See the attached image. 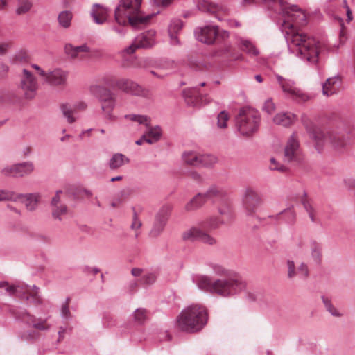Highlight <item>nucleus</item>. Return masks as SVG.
<instances>
[{
	"label": "nucleus",
	"mask_w": 355,
	"mask_h": 355,
	"mask_svg": "<svg viewBox=\"0 0 355 355\" xmlns=\"http://www.w3.org/2000/svg\"><path fill=\"white\" fill-rule=\"evenodd\" d=\"M129 163V159L121 153L114 154L109 161V167L112 170L118 169Z\"/></svg>",
	"instance_id": "31"
},
{
	"label": "nucleus",
	"mask_w": 355,
	"mask_h": 355,
	"mask_svg": "<svg viewBox=\"0 0 355 355\" xmlns=\"http://www.w3.org/2000/svg\"><path fill=\"white\" fill-rule=\"evenodd\" d=\"M18 318L24 322L31 325L34 329L39 331H47L51 328V324L48 323L46 318H36L34 315L26 312L21 313Z\"/></svg>",
	"instance_id": "21"
},
{
	"label": "nucleus",
	"mask_w": 355,
	"mask_h": 355,
	"mask_svg": "<svg viewBox=\"0 0 355 355\" xmlns=\"http://www.w3.org/2000/svg\"><path fill=\"white\" fill-rule=\"evenodd\" d=\"M40 76L51 85L62 86L66 83L67 73L60 69H55L49 72L41 71Z\"/></svg>",
	"instance_id": "20"
},
{
	"label": "nucleus",
	"mask_w": 355,
	"mask_h": 355,
	"mask_svg": "<svg viewBox=\"0 0 355 355\" xmlns=\"http://www.w3.org/2000/svg\"><path fill=\"white\" fill-rule=\"evenodd\" d=\"M0 290L5 291L9 295H14L17 293L19 297L34 305H38L42 303V299L38 295V289L35 286L28 285H19L14 286L10 285L7 282H0Z\"/></svg>",
	"instance_id": "7"
},
{
	"label": "nucleus",
	"mask_w": 355,
	"mask_h": 355,
	"mask_svg": "<svg viewBox=\"0 0 355 355\" xmlns=\"http://www.w3.org/2000/svg\"><path fill=\"white\" fill-rule=\"evenodd\" d=\"M184 96L188 104L194 105L198 100L202 101V96L196 88L184 89Z\"/></svg>",
	"instance_id": "32"
},
{
	"label": "nucleus",
	"mask_w": 355,
	"mask_h": 355,
	"mask_svg": "<svg viewBox=\"0 0 355 355\" xmlns=\"http://www.w3.org/2000/svg\"><path fill=\"white\" fill-rule=\"evenodd\" d=\"M89 49L86 44L73 46L71 43H67L64 46V53L68 58L73 60H83L87 58Z\"/></svg>",
	"instance_id": "19"
},
{
	"label": "nucleus",
	"mask_w": 355,
	"mask_h": 355,
	"mask_svg": "<svg viewBox=\"0 0 355 355\" xmlns=\"http://www.w3.org/2000/svg\"><path fill=\"white\" fill-rule=\"evenodd\" d=\"M92 15L96 23L102 24L106 21L108 16V11L107 8L100 6L94 5L92 8Z\"/></svg>",
	"instance_id": "28"
},
{
	"label": "nucleus",
	"mask_w": 355,
	"mask_h": 355,
	"mask_svg": "<svg viewBox=\"0 0 355 355\" xmlns=\"http://www.w3.org/2000/svg\"><path fill=\"white\" fill-rule=\"evenodd\" d=\"M87 105L84 102H78L74 105L65 104L62 105V111L64 116L67 118L69 123H71L76 121L73 116L78 112L85 110Z\"/></svg>",
	"instance_id": "23"
},
{
	"label": "nucleus",
	"mask_w": 355,
	"mask_h": 355,
	"mask_svg": "<svg viewBox=\"0 0 355 355\" xmlns=\"http://www.w3.org/2000/svg\"><path fill=\"white\" fill-rule=\"evenodd\" d=\"M32 7V3L28 0H21L19 1L17 13L23 15L28 12Z\"/></svg>",
	"instance_id": "45"
},
{
	"label": "nucleus",
	"mask_w": 355,
	"mask_h": 355,
	"mask_svg": "<svg viewBox=\"0 0 355 355\" xmlns=\"http://www.w3.org/2000/svg\"><path fill=\"white\" fill-rule=\"evenodd\" d=\"M199 10L203 12L214 13L217 11L218 8L209 0H199L198 3Z\"/></svg>",
	"instance_id": "36"
},
{
	"label": "nucleus",
	"mask_w": 355,
	"mask_h": 355,
	"mask_svg": "<svg viewBox=\"0 0 355 355\" xmlns=\"http://www.w3.org/2000/svg\"><path fill=\"white\" fill-rule=\"evenodd\" d=\"M218 162V158L213 155H203L200 156V166L211 167Z\"/></svg>",
	"instance_id": "38"
},
{
	"label": "nucleus",
	"mask_w": 355,
	"mask_h": 355,
	"mask_svg": "<svg viewBox=\"0 0 355 355\" xmlns=\"http://www.w3.org/2000/svg\"><path fill=\"white\" fill-rule=\"evenodd\" d=\"M71 19L72 14L69 11H62L58 17L59 24L64 28H67L71 26Z\"/></svg>",
	"instance_id": "35"
},
{
	"label": "nucleus",
	"mask_w": 355,
	"mask_h": 355,
	"mask_svg": "<svg viewBox=\"0 0 355 355\" xmlns=\"http://www.w3.org/2000/svg\"><path fill=\"white\" fill-rule=\"evenodd\" d=\"M276 79L282 92L289 98L300 102L308 100V96L296 86L293 80L280 75H276Z\"/></svg>",
	"instance_id": "11"
},
{
	"label": "nucleus",
	"mask_w": 355,
	"mask_h": 355,
	"mask_svg": "<svg viewBox=\"0 0 355 355\" xmlns=\"http://www.w3.org/2000/svg\"><path fill=\"white\" fill-rule=\"evenodd\" d=\"M62 194V191L61 190H58L56 191L55 196L53 197L51 200L52 207L56 206L58 205H62L61 202V196Z\"/></svg>",
	"instance_id": "53"
},
{
	"label": "nucleus",
	"mask_w": 355,
	"mask_h": 355,
	"mask_svg": "<svg viewBox=\"0 0 355 355\" xmlns=\"http://www.w3.org/2000/svg\"><path fill=\"white\" fill-rule=\"evenodd\" d=\"M172 1L173 0H154L155 3L157 6L164 7L168 6Z\"/></svg>",
	"instance_id": "60"
},
{
	"label": "nucleus",
	"mask_w": 355,
	"mask_h": 355,
	"mask_svg": "<svg viewBox=\"0 0 355 355\" xmlns=\"http://www.w3.org/2000/svg\"><path fill=\"white\" fill-rule=\"evenodd\" d=\"M287 266H288V276L290 278H293V277L295 276V274H296L295 270V267L294 262L292 261H288Z\"/></svg>",
	"instance_id": "55"
},
{
	"label": "nucleus",
	"mask_w": 355,
	"mask_h": 355,
	"mask_svg": "<svg viewBox=\"0 0 355 355\" xmlns=\"http://www.w3.org/2000/svg\"><path fill=\"white\" fill-rule=\"evenodd\" d=\"M220 216H211L202 220L198 225L191 227L182 234V239L184 241H199L205 245H215L217 240L209 232L216 230L222 225L230 224L233 217L230 213L229 207L219 208Z\"/></svg>",
	"instance_id": "1"
},
{
	"label": "nucleus",
	"mask_w": 355,
	"mask_h": 355,
	"mask_svg": "<svg viewBox=\"0 0 355 355\" xmlns=\"http://www.w3.org/2000/svg\"><path fill=\"white\" fill-rule=\"evenodd\" d=\"M275 109V103L272 102V99H268L264 103L263 110L266 111L268 114H271Z\"/></svg>",
	"instance_id": "50"
},
{
	"label": "nucleus",
	"mask_w": 355,
	"mask_h": 355,
	"mask_svg": "<svg viewBox=\"0 0 355 355\" xmlns=\"http://www.w3.org/2000/svg\"><path fill=\"white\" fill-rule=\"evenodd\" d=\"M195 282L200 290L213 293L214 281H212L210 277L205 275L198 276L195 279Z\"/></svg>",
	"instance_id": "29"
},
{
	"label": "nucleus",
	"mask_w": 355,
	"mask_h": 355,
	"mask_svg": "<svg viewBox=\"0 0 355 355\" xmlns=\"http://www.w3.org/2000/svg\"><path fill=\"white\" fill-rule=\"evenodd\" d=\"M343 4H344V7L346 9V13H347V21H351L353 19V17H352V10L351 9L349 8V7L348 6L347 3V1L345 0H344L343 1Z\"/></svg>",
	"instance_id": "59"
},
{
	"label": "nucleus",
	"mask_w": 355,
	"mask_h": 355,
	"mask_svg": "<svg viewBox=\"0 0 355 355\" xmlns=\"http://www.w3.org/2000/svg\"><path fill=\"white\" fill-rule=\"evenodd\" d=\"M213 270L216 275L225 277L228 278L230 276L233 275L234 273L231 272L229 270L224 266L219 264H214L212 266Z\"/></svg>",
	"instance_id": "44"
},
{
	"label": "nucleus",
	"mask_w": 355,
	"mask_h": 355,
	"mask_svg": "<svg viewBox=\"0 0 355 355\" xmlns=\"http://www.w3.org/2000/svg\"><path fill=\"white\" fill-rule=\"evenodd\" d=\"M340 87V79L338 77L328 78L322 86V94L326 96L337 93Z\"/></svg>",
	"instance_id": "24"
},
{
	"label": "nucleus",
	"mask_w": 355,
	"mask_h": 355,
	"mask_svg": "<svg viewBox=\"0 0 355 355\" xmlns=\"http://www.w3.org/2000/svg\"><path fill=\"white\" fill-rule=\"evenodd\" d=\"M125 117L146 128V130L144 134V138L145 139V141L148 144H152L160 139L162 135L161 128L159 126L151 127L150 119L147 116L130 114L125 116Z\"/></svg>",
	"instance_id": "9"
},
{
	"label": "nucleus",
	"mask_w": 355,
	"mask_h": 355,
	"mask_svg": "<svg viewBox=\"0 0 355 355\" xmlns=\"http://www.w3.org/2000/svg\"><path fill=\"white\" fill-rule=\"evenodd\" d=\"M66 332V329L64 327H60L58 331V342L62 341L64 338V334Z\"/></svg>",
	"instance_id": "63"
},
{
	"label": "nucleus",
	"mask_w": 355,
	"mask_h": 355,
	"mask_svg": "<svg viewBox=\"0 0 355 355\" xmlns=\"http://www.w3.org/2000/svg\"><path fill=\"white\" fill-rule=\"evenodd\" d=\"M189 175H190L191 178L193 179V180H196L198 182H200L202 180L201 175L196 171L191 172Z\"/></svg>",
	"instance_id": "62"
},
{
	"label": "nucleus",
	"mask_w": 355,
	"mask_h": 355,
	"mask_svg": "<svg viewBox=\"0 0 355 355\" xmlns=\"http://www.w3.org/2000/svg\"><path fill=\"white\" fill-rule=\"evenodd\" d=\"M20 87L23 90L26 98L31 99L36 94L38 88L37 83L33 75L26 69L23 71Z\"/></svg>",
	"instance_id": "16"
},
{
	"label": "nucleus",
	"mask_w": 355,
	"mask_h": 355,
	"mask_svg": "<svg viewBox=\"0 0 355 355\" xmlns=\"http://www.w3.org/2000/svg\"><path fill=\"white\" fill-rule=\"evenodd\" d=\"M92 92L98 98L101 109L105 116L110 120H114L115 116L112 112L116 101L114 94L109 89L100 86L93 87Z\"/></svg>",
	"instance_id": "8"
},
{
	"label": "nucleus",
	"mask_w": 355,
	"mask_h": 355,
	"mask_svg": "<svg viewBox=\"0 0 355 355\" xmlns=\"http://www.w3.org/2000/svg\"><path fill=\"white\" fill-rule=\"evenodd\" d=\"M182 27V24L180 21H175L171 24L169 27V35L172 44L175 45L178 44L176 34L180 30H181Z\"/></svg>",
	"instance_id": "34"
},
{
	"label": "nucleus",
	"mask_w": 355,
	"mask_h": 355,
	"mask_svg": "<svg viewBox=\"0 0 355 355\" xmlns=\"http://www.w3.org/2000/svg\"><path fill=\"white\" fill-rule=\"evenodd\" d=\"M322 300L325 306L327 311H329L333 316L340 317L343 315V314L340 313L339 311L332 304L331 300L328 297L323 296L322 297Z\"/></svg>",
	"instance_id": "42"
},
{
	"label": "nucleus",
	"mask_w": 355,
	"mask_h": 355,
	"mask_svg": "<svg viewBox=\"0 0 355 355\" xmlns=\"http://www.w3.org/2000/svg\"><path fill=\"white\" fill-rule=\"evenodd\" d=\"M205 196H206V200L209 199H216L221 201L220 205L218 206V209L219 210L220 207L225 208L227 205L229 207L231 214H232L230 205L227 201V191L222 187L218 185H211L208 188L207 191L204 193ZM233 216V215H232Z\"/></svg>",
	"instance_id": "17"
},
{
	"label": "nucleus",
	"mask_w": 355,
	"mask_h": 355,
	"mask_svg": "<svg viewBox=\"0 0 355 355\" xmlns=\"http://www.w3.org/2000/svg\"><path fill=\"white\" fill-rule=\"evenodd\" d=\"M35 170L34 164L31 162H25L5 167L2 173L6 176L24 177L31 174Z\"/></svg>",
	"instance_id": "15"
},
{
	"label": "nucleus",
	"mask_w": 355,
	"mask_h": 355,
	"mask_svg": "<svg viewBox=\"0 0 355 355\" xmlns=\"http://www.w3.org/2000/svg\"><path fill=\"white\" fill-rule=\"evenodd\" d=\"M156 279L155 274L148 273L143 277V282L146 284H152L155 282Z\"/></svg>",
	"instance_id": "54"
},
{
	"label": "nucleus",
	"mask_w": 355,
	"mask_h": 355,
	"mask_svg": "<svg viewBox=\"0 0 355 355\" xmlns=\"http://www.w3.org/2000/svg\"><path fill=\"white\" fill-rule=\"evenodd\" d=\"M206 202V196L204 193H198L185 204L184 209L188 212L197 210L202 207Z\"/></svg>",
	"instance_id": "25"
},
{
	"label": "nucleus",
	"mask_w": 355,
	"mask_h": 355,
	"mask_svg": "<svg viewBox=\"0 0 355 355\" xmlns=\"http://www.w3.org/2000/svg\"><path fill=\"white\" fill-rule=\"evenodd\" d=\"M171 209V205H165L158 211L155 216L153 227L149 233L151 237L156 238L163 232L170 217Z\"/></svg>",
	"instance_id": "12"
},
{
	"label": "nucleus",
	"mask_w": 355,
	"mask_h": 355,
	"mask_svg": "<svg viewBox=\"0 0 355 355\" xmlns=\"http://www.w3.org/2000/svg\"><path fill=\"white\" fill-rule=\"evenodd\" d=\"M200 153L196 151L189 150L183 153L182 157L185 164L194 167H199L200 166Z\"/></svg>",
	"instance_id": "27"
},
{
	"label": "nucleus",
	"mask_w": 355,
	"mask_h": 355,
	"mask_svg": "<svg viewBox=\"0 0 355 355\" xmlns=\"http://www.w3.org/2000/svg\"><path fill=\"white\" fill-rule=\"evenodd\" d=\"M270 168L271 170H276L281 172H284L286 170V167L279 163L274 157H272L270 160Z\"/></svg>",
	"instance_id": "49"
},
{
	"label": "nucleus",
	"mask_w": 355,
	"mask_h": 355,
	"mask_svg": "<svg viewBox=\"0 0 355 355\" xmlns=\"http://www.w3.org/2000/svg\"><path fill=\"white\" fill-rule=\"evenodd\" d=\"M260 116L259 112L251 107L241 109L236 116V125L239 132L243 136L249 137L259 128Z\"/></svg>",
	"instance_id": "5"
},
{
	"label": "nucleus",
	"mask_w": 355,
	"mask_h": 355,
	"mask_svg": "<svg viewBox=\"0 0 355 355\" xmlns=\"http://www.w3.org/2000/svg\"><path fill=\"white\" fill-rule=\"evenodd\" d=\"M230 119L229 114L225 111H222L219 113L217 118V126L219 128H227V123Z\"/></svg>",
	"instance_id": "47"
},
{
	"label": "nucleus",
	"mask_w": 355,
	"mask_h": 355,
	"mask_svg": "<svg viewBox=\"0 0 355 355\" xmlns=\"http://www.w3.org/2000/svg\"><path fill=\"white\" fill-rule=\"evenodd\" d=\"M298 272L304 277H307L309 276V268L304 263H301V265L298 267Z\"/></svg>",
	"instance_id": "56"
},
{
	"label": "nucleus",
	"mask_w": 355,
	"mask_h": 355,
	"mask_svg": "<svg viewBox=\"0 0 355 355\" xmlns=\"http://www.w3.org/2000/svg\"><path fill=\"white\" fill-rule=\"evenodd\" d=\"M278 216H283L285 221L288 224H294L296 220V213L293 207L285 209Z\"/></svg>",
	"instance_id": "37"
},
{
	"label": "nucleus",
	"mask_w": 355,
	"mask_h": 355,
	"mask_svg": "<svg viewBox=\"0 0 355 355\" xmlns=\"http://www.w3.org/2000/svg\"><path fill=\"white\" fill-rule=\"evenodd\" d=\"M316 148L320 150L325 144H329L336 150H340L346 145L345 140L342 135L336 131L322 130L314 127L311 132Z\"/></svg>",
	"instance_id": "6"
},
{
	"label": "nucleus",
	"mask_w": 355,
	"mask_h": 355,
	"mask_svg": "<svg viewBox=\"0 0 355 355\" xmlns=\"http://www.w3.org/2000/svg\"><path fill=\"white\" fill-rule=\"evenodd\" d=\"M153 62V60L149 58H142L138 60L137 66L139 67L146 68L151 66Z\"/></svg>",
	"instance_id": "51"
},
{
	"label": "nucleus",
	"mask_w": 355,
	"mask_h": 355,
	"mask_svg": "<svg viewBox=\"0 0 355 355\" xmlns=\"http://www.w3.org/2000/svg\"><path fill=\"white\" fill-rule=\"evenodd\" d=\"M133 318L136 322L143 324L148 319V311L144 308H138L134 312Z\"/></svg>",
	"instance_id": "41"
},
{
	"label": "nucleus",
	"mask_w": 355,
	"mask_h": 355,
	"mask_svg": "<svg viewBox=\"0 0 355 355\" xmlns=\"http://www.w3.org/2000/svg\"><path fill=\"white\" fill-rule=\"evenodd\" d=\"M347 39V37L346 29H345V28L343 26H342L341 29H340V34H339L340 43V44H344L346 42Z\"/></svg>",
	"instance_id": "58"
},
{
	"label": "nucleus",
	"mask_w": 355,
	"mask_h": 355,
	"mask_svg": "<svg viewBox=\"0 0 355 355\" xmlns=\"http://www.w3.org/2000/svg\"><path fill=\"white\" fill-rule=\"evenodd\" d=\"M8 71V67L3 63H0V78L3 77Z\"/></svg>",
	"instance_id": "61"
},
{
	"label": "nucleus",
	"mask_w": 355,
	"mask_h": 355,
	"mask_svg": "<svg viewBox=\"0 0 355 355\" xmlns=\"http://www.w3.org/2000/svg\"><path fill=\"white\" fill-rule=\"evenodd\" d=\"M208 313L206 308L199 304L184 308L177 317L176 327L187 333H196L207 324Z\"/></svg>",
	"instance_id": "2"
},
{
	"label": "nucleus",
	"mask_w": 355,
	"mask_h": 355,
	"mask_svg": "<svg viewBox=\"0 0 355 355\" xmlns=\"http://www.w3.org/2000/svg\"><path fill=\"white\" fill-rule=\"evenodd\" d=\"M262 203V197L256 189L248 187L243 190L242 205L248 215L254 214Z\"/></svg>",
	"instance_id": "10"
},
{
	"label": "nucleus",
	"mask_w": 355,
	"mask_h": 355,
	"mask_svg": "<svg viewBox=\"0 0 355 355\" xmlns=\"http://www.w3.org/2000/svg\"><path fill=\"white\" fill-rule=\"evenodd\" d=\"M156 33L153 30L147 31L138 35L133 43L125 51L128 54H132L139 48H150L155 44Z\"/></svg>",
	"instance_id": "14"
},
{
	"label": "nucleus",
	"mask_w": 355,
	"mask_h": 355,
	"mask_svg": "<svg viewBox=\"0 0 355 355\" xmlns=\"http://www.w3.org/2000/svg\"><path fill=\"white\" fill-rule=\"evenodd\" d=\"M116 86L122 91L133 95L148 97L150 94L149 90L143 88L141 86L130 80H120L117 82Z\"/></svg>",
	"instance_id": "18"
},
{
	"label": "nucleus",
	"mask_w": 355,
	"mask_h": 355,
	"mask_svg": "<svg viewBox=\"0 0 355 355\" xmlns=\"http://www.w3.org/2000/svg\"><path fill=\"white\" fill-rule=\"evenodd\" d=\"M19 195L21 197L18 200V201L24 203L26 209L29 211L35 210L41 199V196L39 193Z\"/></svg>",
	"instance_id": "26"
},
{
	"label": "nucleus",
	"mask_w": 355,
	"mask_h": 355,
	"mask_svg": "<svg viewBox=\"0 0 355 355\" xmlns=\"http://www.w3.org/2000/svg\"><path fill=\"white\" fill-rule=\"evenodd\" d=\"M11 42L0 43V55H4L8 50L11 47Z\"/></svg>",
	"instance_id": "57"
},
{
	"label": "nucleus",
	"mask_w": 355,
	"mask_h": 355,
	"mask_svg": "<svg viewBox=\"0 0 355 355\" xmlns=\"http://www.w3.org/2000/svg\"><path fill=\"white\" fill-rule=\"evenodd\" d=\"M21 196L11 191L0 190V201L12 200L18 201Z\"/></svg>",
	"instance_id": "40"
},
{
	"label": "nucleus",
	"mask_w": 355,
	"mask_h": 355,
	"mask_svg": "<svg viewBox=\"0 0 355 355\" xmlns=\"http://www.w3.org/2000/svg\"><path fill=\"white\" fill-rule=\"evenodd\" d=\"M69 302L70 298H67L66 300L65 303L62 306L61 312L62 315L64 318H69L71 315V313L69 311Z\"/></svg>",
	"instance_id": "52"
},
{
	"label": "nucleus",
	"mask_w": 355,
	"mask_h": 355,
	"mask_svg": "<svg viewBox=\"0 0 355 355\" xmlns=\"http://www.w3.org/2000/svg\"><path fill=\"white\" fill-rule=\"evenodd\" d=\"M142 272H143V270L138 268H132V271H131L132 275L135 277H139V276L141 275Z\"/></svg>",
	"instance_id": "64"
},
{
	"label": "nucleus",
	"mask_w": 355,
	"mask_h": 355,
	"mask_svg": "<svg viewBox=\"0 0 355 355\" xmlns=\"http://www.w3.org/2000/svg\"><path fill=\"white\" fill-rule=\"evenodd\" d=\"M310 249L313 259L315 261L319 262L322 257L321 245L315 241H312L310 243Z\"/></svg>",
	"instance_id": "39"
},
{
	"label": "nucleus",
	"mask_w": 355,
	"mask_h": 355,
	"mask_svg": "<svg viewBox=\"0 0 355 355\" xmlns=\"http://www.w3.org/2000/svg\"><path fill=\"white\" fill-rule=\"evenodd\" d=\"M302 204L311 222L318 223L319 218L315 207L307 200H303Z\"/></svg>",
	"instance_id": "33"
},
{
	"label": "nucleus",
	"mask_w": 355,
	"mask_h": 355,
	"mask_svg": "<svg viewBox=\"0 0 355 355\" xmlns=\"http://www.w3.org/2000/svg\"><path fill=\"white\" fill-rule=\"evenodd\" d=\"M246 288V282L239 274H234L225 279L214 281L213 294L227 297L238 294Z\"/></svg>",
	"instance_id": "4"
},
{
	"label": "nucleus",
	"mask_w": 355,
	"mask_h": 355,
	"mask_svg": "<svg viewBox=\"0 0 355 355\" xmlns=\"http://www.w3.org/2000/svg\"><path fill=\"white\" fill-rule=\"evenodd\" d=\"M67 213V207L64 205H58L52 207V215L55 219L61 220V217Z\"/></svg>",
	"instance_id": "43"
},
{
	"label": "nucleus",
	"mask_w": 355,
	"mask_h": 355,
	"mask_svg": "<svg viewBox=\"0 0 355 355\" xmlns=\"http://www.w3.org/2000/svg\"><path fill=\"white\" fill-rule=\"evenodd\" d=\"M241 48L243 51L248 53L252 55H258V51L252 45L251 42L247 40H242L241 43Z\"/></svg>",
	"instance_id": "46"
},
{
	"label": "nucleus",
	"mask_w": 355,
	"mask_h": 355,
	"mask_svg": "<svg viewBox=\"0 0 355 355\" xmlns=\"http://www.w3.org/2000/svg\"><path fill=\"white\" fill-rule=\"evenodd\" d=\"M284 155V160L288 162H298L301 159L299 138L297 134H292L288 139Z\"/></svg>",
	"instance_id": "13"
},
{
	"label": "nucleus",
	"mask_w": 355,
	"mask_h": 355,
	"mask_svg": "<svg viewBox=\"0 0 355 355\" xmlns=\"http://www.w3.org/2000/svg\"><path fill=\"white\" fill-rule=\"evenodd\" d=\"M142 0H121L115 10L116 22L121 26H136L147 22L150 15H144L141 10Z\"/></svg>",
	"instance_id": "3"
},
{
	"label": "nucleus",
	"mask_w": 355,
	"mask_h": 355,
	"mask_svg": "<svg viewBox=\"0 0 355 355\" xmlns=\"http://www.w3.org/2000/svg\"><path fill=\"white\" fill-rule=\"evenodd\" d=\"M295 116L291 113H279L275 115L273 121L275 124L282 126H289L295 121Z\"/></svg>",
	"instance_id": "30"
},
{
	"label": "nucleus",
	"mask_w": 355,
	"mask_h": 355,
	"mask_svg": "<svg viewBox=\"0 0 355 355\" xmlns=\"http://www.w3.org/2000/svg\"><path fill=\"white\" fill-rule=\"evenodd\" d=\"M142 223L140 220H139L136 214H134L133 220L131 224V229L135 231V237H138L139 235V230L141 227Z\"/></svg>",
	"instance_id": "48"
},
{
	"label": "nucleus",
	"mask_w": 355,
	"mask_h": 355,
	"mask_svg": "<svg viewBox=\"0 0 355 355\" xmlns=\"http://www.w3.org/2000/svg\"><path fill=\"white\" fill-rule=\"evenodd\" d=\"M218 29L217 26H207L200 28L197 35L198 40L203 43L212 44L217 37Z\"/></svg>",
	"instance_id": "22"
}]
</instances>
